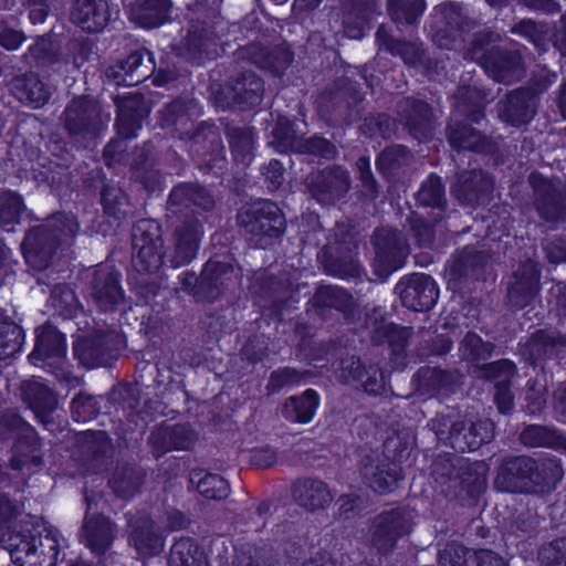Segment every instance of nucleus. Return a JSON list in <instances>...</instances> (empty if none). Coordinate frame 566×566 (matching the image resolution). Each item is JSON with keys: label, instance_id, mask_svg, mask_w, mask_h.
<instances>
[{"label": "nucleus", "instance_id": "56", "mask_svg": "<svg viewBox=\"0 0 566 566\" xmlns=\"http://www.w3.org/2000/svg\"><path fill=\"white\" fill-rule=\"evenodd\" d=\"M170 0H143L132 10V19L146 29L157 28L169 19Z\"/></svg>", "mask_w": 566, "mask_h": 566}, {"label": "nucleus", "instance_id": "48", "mask_svg": "<svg viewBox=\"0 0 566 566\" xmlns=\"http://www.w3.org/2000/svg\"><path fill=\"white\" fill-rule=\"evenodd\" d=\"M313 304L316 313L325 317L331 310H336L350 316L355 312V300L345 289L336 285L319 286L314 296Z\"/></svg>", "mask_w": 566, "mask_h": 566}, {"label": "nucleus", "instance_id": "57", "mask_svg": "<svg viewBox=\"0 0 566 566\" xmlns=\"http://www.w3.org/2000/svg\"><path fill=\"white\" fill-rule=\"evenodd\" d=\"M101 203L104 213L118 221L134 213L128 196L117 184L112 181L103 184L101 189Z\"/></svg>", "mask_w": 566, "mask_h": 566}, {"label": "nucleus", "instance_id": "58", "mask_svg": "<svg viewBox=\"0 0 566 566\" xmlns=\"http://www.w3.org/2000/svg\"><path fill=\"white\" fill-rule=\"evenodd\" d=\"M27 210L23 197L12 190L0 191V231L13 232L21 223L23 212Z\"/></svg>", "mask_w": 566, "mask_h": 566}, {"label": "nucleus", "instance_id": "27", "mask_svg": "<svg viewBox=\"0 0 566 566\" xmlns=\"http://www.w3.org/2000/svg\"><path fill=\"white\" fill-rule=\"evenodd\" d=\"M538 97L524 86L510 91L497 103V115L501 120L513 126L527 125L536 115Z\"/></svg>", "mask_w": 566, "mask_h": 566}, {"label": "nucleus", "instance_id": "9", "mask_svg": "<svg viewBox=\"0 0 566 566\" xmlns=\"http://www.w3.org/2000/svg\"><path fill=\"white\" fill-rule=\"evenodd\" d=\"M3 547L18 566H55L59 542L51 533L12 532L2 538Z\"/></svg>", "mask_w": 566, "mask_h": 566}, {"label": "nucleus", "instance_id": "53", "mask_svg": "<svg viewBox=\"0 0 566 566\" xmlns=\"http://www.w3.org/2000/svg\"><path fill=\"white\" fill-rule=\"evenodd\" d=\"M416 202L418 206L436 210L434 221H440L443 218L448 208V199L440 176L431 174L422 181L416 193Z\"/></svg>", "mask_w": 566, "mask_h": 566}, {"label": "nucleus", "instance_id": "37", "mask_svg": "<svg viewBox=\"0 0 566 566\" xmlns=\"http://www.w3.org/2000/svg\"><path fill=\"white\" fill-rule=\"evenodd\" d=\"M453 114L447 126L446 133L449 144L457 150H470L474 153H491L493 143L482 132L471 126L465 117L458 118Z\"/></svg>", "mask_w": 566, "mask_h": 566}, {"label": "nucleus", "instance_id": "61", "mask_svg": "<svg viewBox=\"0 0 566 566\" xmlns=\"http://www.w3.org/2000/svg\"><path fill=\"white\" fill-rule=\"evenodd\" d=\"M23 340V329L0 312V360L19 353Z\"/></svg>", "mask_w": 566, "mask_h": 566}, {"label": "nucleus", "instance_id": "25", "mask_svg": "<svg viewBox=\"0 0 566 566\" xmlns=\"http://www.w3.org/2000/svg\"><path fill=\"white\" fill-rule=\"evenodd\" d=\"M360 474L364 483L379 494L395 491L403 478L398 463L386 457L368 454L360 460Z\"/></svg>", "mask_w": 566, "mask_h": 566}, {"label": "nucleus", "instance_id": "35", "mask_svg": "<svg viewBox=\"0 0 566 566\" xmlns=\"http://www.w3.org/2000/svg\"><path fill=\"white\" fill-rule=\"evenodd\" d=\"M522 354L533 366L545 359L563 358L566 354V332L536 331L525 343Z\"/></svg>", "mask_w": 566, "mask_h": 566}, {"label": "nucleus", "instance_id": "20", "mask_svg": "<svg viewBox=\"0 0 566 566\" xmlns=\"http://www.w3.org/2000/svg\"><path fill=\"white\" fill-rule=\"evenodd\" d=\"M324 271L340 279H357L363 269L353 255L352 243L346 241L344 231L334 232L318 253Z\"/></svg>", "mask_w": 566, "mask_h": 566}, {"label": "nucleus", "instance_id": "50", "mask_svg": "<svg viewBox=\"0 0 566 566\" xmlns=\"http://www.w3.org/2000/svg\"><path fill=\"white\" fill-rule=\"evenodd\" d=\"M146 478V472L132 463H118L108 480V485L122 499H129L137 494Z\"/></svg>", "mask_w": 566, "mask_h": 566}, {"label": "nucleus", "instance_id": "43", "mask_svg": "<svg viewBox=\"0 0 566 566\" xmlns=\"http://www.w3.org/2000/svg\"><path fill=\"white\" fill-rule=\"evenodd\" d=\"M509 33L515 43L525 49L532 46L537 52L547 51L551 28L546 21L520 19L511 25Z\"/></svg>", "mask_w": 566, "mask_h": 566}, {"label": "nucleus", "instance_id": "31", "mask_svg": "<svg viewBox=\"0 0 566 566\" xmlns=\"http://www.w3.org/2000/svg\"><path fill=\"white\" fill-rule=\"evenodd\" d=\"M541 269L534 260H526L512 273L507 283V300L513 307L523 308L539 292Z\"/></svg>", "mask_w": 566, "mask_h": 566}, {"label": "nucleus", "instance_id": "22", "mask_svg": "<svg viewBox=\"0 0 566 566\" xmlns=\"http://www.w3.org/2000/svg\"><path fill=\"white\" fill-rule=\"evenodd\" d=\"M19 397L34 417L44 427L53 423V413L57 409V394L39 377H31L20 382Z\"/></svg>", "mask_w": 566, "mask_h": 566}, {"label": "nucleus", "instance_id": "16", "mask_svg": "<svg viewBox=\"0 0 566 566\" xmlns=\"http://www.w3.org/2000/svg\"><path fill=\"white\" fill-rule=\"evenodd\" d=\"M114 446L103 430H87L76 438L75 459L87 473H99L113 462Z\"/></svg>", "mask_w": 566, "mask_h": 566}, {"label": "nucleus", "instance_id": "30", "mask_svg": "<svg viewBox=\"0 0 566 566\" xmlns=\"http://www.w3.org/2000/svg\"><path fill=\"white\" fill-rule=\"evenodd\" d=\"M364 99L360 84L349 77H340L325 88L318 97V105L327 114L348 116V109Z\"/></svg>", "mask_w": 566, "mask_h": 566}, {"label": "nucleus", "instance_id": "39", "mask_svg": "<svg viewBox=\"0 0 566 566\" xmlns=\"http://www.w3.org/2000/svg\"><path fill=\"white\" fill-rule=\"evenodd\" d=\"M294 501L308 512L325 510L333 502L328 485L318 479L303 478L292 485Z\"/></svg>", "mask_w": 566, "mask_h": 566}, {"label": "nucleus", "instance_id": "15", "mask_svg": "<svg viewBox=\"0 0 566 566\" xmlns=\"http://www.w3.org/2000/svg\"><path fill=\"white\" fill-rule=\"evenodd\" d=\"M304 186L312 199L322 206H334L352 189L349 171L339 165H331L311 172Z\"/></svg>", "mask_w": 566, "mask_h": 566}, {"label": "nucleus", "instance_id": "13", "mask_svg": "<svg viewBox=\"0 0 566 566\" xmlns=\"http://www.w3.org/2000/svg\"><path fill=\"white\" fill-rule=\"evenodd\" d=\"M532 198L538 216L547 223H558L566 219V188L558 180L533 171L528 176Z\"/></svg>", "mask_w": 566, "mask_h": 566}, {"label": "nucleus", "instance_id": "54", "mask_svg": "<svg viewBox=\"0 0 566 566\" xmlns=\"http://www.w3.org/2000/svg\"><path fill=\"white\" fill-rule=\"evenodd\" d=\"M224 134L234 160L245 166L249 165L254 156V128L228 123Z\"/></svg>", "mask_w": 566, "mask_h": 566}, {"label": "nucleus", "instance_id": "2", "mask_svg": "<svg viewBox=\"0 0 566 566\" xmlns=\"http://www.w3.org/2000/svg\"><path fill=\"white\" fill-rule=\"evenodd\" d=\"M133 266L139 273L138 284L145 297L156 295L163 284L158 274L164 265L161 227L150 219L138 220L132 231Z\"/></svg>", "mask_w": 566, "mask_h": 566}, {"label": "nucleus", "instance_id": "3", "mask_svg": "<svg viewBox=\"0 0 566 566\" xmlns=\"http://www.w3.org/2000/svg\"><path fill=\"white\" fill-rule=\"evenodd\" d=\"M77 231L75 217L65 213H57L45 223L30 229L21 243L25 262L40 272L48 269L60 243L74 238Z\"/></svg>", "mask_w": 566, "mask_h": 566}, {"label": "nucleus", "instance_id": "21", "mask_svg": "<svg viewBox=\"0 0 566 566\" xmlns=\"http://www.w3.org/2000/svg\"><path fill=\"white\" fill-rule=\"evenodd\" d=\"M90 296L99 312L113 313L125 305L120 274L109 265L97 266L90 282Z\"/></svg>", "mask_w": 566, "mask_h": 566}, {"label": "nucleus", "instance_id": "23", "mask_svg": "<svg viewBox=\"0 0 566 566\" xmlns=\"http://www.w3.org/2000/svg\"><path fill=\"white\" fill-rule=\"evenodd\" d=\"M174 247L168 259L171 268L190 264L197 256L203 237V222L199 216L186 217L174 229Z\"/></svg>", "mask_w": 566, "mask_h": 566}, {"label": "nucleus", "instance_id": "42", "mask_svg": "<svg viewBox=\"0 0 566 566\" xmlns=\"http://www.w3.org/2000/svg\"><path fill=\"white\" fill-rule=\"evenodd\" d=\"M416 390L423 397L449 395L454 390L457 374L439 367L424 366L415 375Z\"/></svg>", "mask_w": 566, "mask_h": 566}, {"label": "nucleus", "instance_id": "51", "mask_svg": "<svg viewBox=\"0 0 566 566\" xmlns=\"http://www.w3.org/2000/svg\"><path fill=\"white\" fill-rule=\"evenodd\" d=\"M520 441L527 448H547L566 453V433L553 426L528 424L521 431Z\"/></svg>", "mask_w": 566, "mask_h": 566}, {"label": "nucleus", "instance_id": "6", "mask_svg": "<svg viewBox=\"0 0 566 566\" xmlns=\"http://www.w3.org/2000/svg\"><path fill=\"white\" fill-rule=\"evenodd\" d=\"M188 33L182 42L188 60L212 59L217 53L220 38L226 30L224 20L206 2H197L190 8Z\"/></svg>", "mask_w": 566, "mask_h": 566}, {"label": "nucleus", "instance_id": "64", "mask_svg": "<svg viewBox=\"0 0 566 566\" xmlns=\"http://www.w3.org/2000/svg\"><path fill=\"white\" fill-rule=\"evenodd\" d=\"M318 403V397L315 390L307 389L300 397H291L285 403L286 417L296 422H308Z\"/></svg>", "mask_w": 566, "mask_h": 566}, {"label": "nucleus", "instance_id": "41", "mask_svg": "<svg viewBox=\"0 0 566 566\" xmlns=\"http://www.w3.org/2000/svg\"><path fill=\"white\" fill-rule=\"evenodd\" d=\"M0 438L14 439L18 446H25L30 450H35L40 444L35 429L13 408L0 411Z\"/></svg>", "mask_w": 566, "mask_h": 566}, {"label": "nucleus", "instance_id": "38", "mask_svg": "<svg viewBox=\"0 0 566 566\" xmlns=\"http://www.w3.org/2000/svg\"><path fill=\"white\" fill-rule=\"evenodd\" d=\"M191 143V149L198 156H209L208 163L214 167L217 163L223 160L224 147L220 133L216 125L209 122H200L197 125H192L189 132L184 134V138Z\"/></svg>", "mask_w": 566, "mask_h": 566}, {"label": "nucleus", "instance_id": "49", "mask_svg": "<svg viewBox=\"0 0 566 566\" xmlns=\"http://www.w3.org/2000/svg\"><path fill=\"white\" fill-rule=\"evenodd\" d=\"M111 18L106 0H92L77 9L70 10V21L87 33L102 31Z\"/></svg>", "mask_w": 566, "mask_h": 566}, {"label": "nucleus", "instance_id": "5", "mask_svg": "<svg viewBox=\"0 0 566 566\" xmlns=\"http://www.w3.org/2000/svg\"><path fill=\"white\" fill-rule=\"evenodd\" d=\"M438 440L455 452H471L494 438V422L490 419H468L438 413L428 423Z\"/></svg>", "mask_w": 566, "mask_h": 566}, {"label": "nucleus", "instance_id": "7", "mask_svg": "<svg viewBox=\"0 0 566 566\" xmlns=\"http://www.w3.org/2000/svg\"><path fill=\"white\" fill-rule=\"evenodd\" d=\"M237 221L255 247L265 249L280 239L286 230V220L279 206L270 200H259L240 208Z\"/></svg>", "mask_w": 566, "mask_h": 566}, {"label": "nucleus", "instance_id": "24", "mask_svg": "<svg viewBox=\"0 0 566 566\" xmlns=\"http://www.w3.org/2000/svg\"><path fill=\"white\" fill-rule=\"evenodd\" d=\"M401 303L409 310L427 312L433 307L439 290L434 280L422 273L403 276L395 287Z\"/></svg>", "mask_w": 566, "mask_h": 566}, {"label": "nucleus", "instance_id": "8", "mask_svg": "<svg viewBox=\"0 0 566 566\" xmlns=\"http://www.w3.org/2000/svg\"><path fill=\"white\" fill-rule=\"evenodd\" d=\"M108 118H104L99 103L90 96L73 98L61 116L70 139L84 147L101 136Z\"/></svg>", "mask_w": 566, "mask_h": 566}, {"label": "nucleus", "instance_id": "40", "mask_svg": "<svg viewBox=\"0 0 566 566\" xmlns=\"http://www.w3.org/2000/svg\"><path fill=\"white\" fill-rule=\"evenodd\" d=\"M65 337L51 324H44L36 329V340L33 352L29 355L32 364L54 359L53 363L62 361L65 356Z\"/></svg>", "mask_w": 566, "mask_h": 566}, {"label": "nucleus", "instance_id": "47", "mask_svg": "<svg viewBox=\"0 0 566 566\" xmlns=\"http://www.w3.org/2000/svg\"><path fill=\"white\" fill-rule=\"evenodd\" d=\"M377 314L378 308H375L366 318V324L371 329V340L376 344L387 342L394 354H402L410 336L409 328L388 323L382 315L378 318Z\"/></svg>", "mask_w": 566, "mask_h": 566}, {"label": "nucleus", "instance_id": "60", "mask_svg": "<svg viewBox=\"0 0 566 566\" xmlns=\"http://www.w3.org/2000/svg\"><path fill=\"white\" fill-rule=\"evenodd\" d=\"M495 349V344L484 340L474 332H468L460 340L458 352L462 360L478 363L489 359Z\"/></svg>", "mask_w": 566, "mask_h": 566}, {"label": "nucleus", "instance_id": "59", "mask_svg": "<svg viewBox=\"0 0 566 566\" xmlns=\"http://www.w3.org/2000/svg\"><path fill=\"white\" fill-rule=\"evenodd\" d=\"M168 566H208L203 551L189 537H181L170 548Z\"/></svg>", "mask_w": 566, "mask_h": 566}, {"label": "nucleus", "instance_id": "55", "mask_svg": "<svg viewBox=\"0 0 566 566\" xmlns=\"http://www.w3.org/2000/svg\"><path fill=\"white\" fill-rule=\"evenodd\" d=\"M486 94L475 86L463 85L453 94L455 115L463 116L470 123H479L484 117V107L481 103Z\"/></svg>", "mask_w": 566, "mask_h": 566}, {"label": "nucleus", "instance_id": "19", "mask_svg": "<svg viewBox=\"0 0 566 566\" xmlns=\"http://www.w3.org/2000/svg\"><path fill=\"white\" fill-rule=\"evenodd\" d=\"M398 122L411 137L419 142L433 135L438 115L434 108L423 99L407 96L396 103Z\"/></svg>", "mask_w": 566, "mask_h": 566}, {"label": "nucleus", "instance_id": "11", "mask_svg": "<svg viewBox=\"0 0 566 566\" xmlns=\"http://www.w3.org/2000/svg\"><path fill=\"white\" fill-rule=\"evenodd\" d=\"M431 475L441 486V492L452 497H460L462 491L473 495V492L480 491L484 484L483 479L478 476L471 480L472 473L469 464L457 454L439 455L431 465Z\"/></svg>", "mask_w": 566, "mask_h": 566}, {"label": "nucleus", "instance_id": "18", "mask_svg": "<svg viewBox=\"0 0 566 566\" xmlns=\"http://www.w3.org/2000/svg\"><path fill=\"white\" fill-rule=\"evenodd\" d=\"M214 207L212 195L198 182H180L176 185L168 196L166 210L169 214L180 217L199 216L206 221L205 212Z\"/></svg>", "mask_w": 566, "mask_h": 566}, {"label": "nucleus", "instance_id": "52", "mask_svg": "<svg viewBox=\"0 0 566 566\" xmlns=\"http://www.w3.org/2000/svg\"><path fill=\"white\" fill-rule=\"evenodd\" d=\"M377 42L394 55H399L406 64L417 65L423 61L426 51L419 41L395 39L389 29L381 24L376 32Z\"/></svg>", "mask_w": 566, "mask_h": 566}, {"label": "nucleus", "instance_id": "36", "mask_svg": "<svg viewBox=\"0 0 566 566\" xmlns=\"http://www.w3.org/2000/svg\"><path fill=\"white\" fill-rule=\"evenodd\" d=\"M117 106L116 127L124 138H133L142 128L143 120L148 116L149 108L140 93H132L127 96H116Z\"/></svg>", "mask_w": 566, "mask_h": 566}, {"label": "nucleus", "instance_id": "14", "mask_svg": "<svg viewBox=\"0 0 566 566\" xmlns=\"http://www.w3.org/2000/svg\"><path fill=\"white\" fill-rule=\"evenodd\" d=\"M124 344V337L117 331H98L76 340L73 352L81 365L95 368L109 366L117 359Z\"/></svg>", "mask_w": 566, "mask_h": 566}, {"label": "nucleus", "instance_id": "1", "mask_svg": "<svg viewBox=\"0 0 566 566\" xmlns=\"http://www.w3.org/2000/svg\"><path fill=\"white\" fill-rule=\"evenodd\" d=\"M563 475L562 461L554 455L538 459L510 455L497 467L493 484L497 491L506 493L545 494L556 489Z\"/></svg>", "mask_w": 566, "mask_h": 566}, {"label": "nucleus", "instance_id": "45", "mask_svg": "<svg viewBox=\"0 0 566 566\" xmlns=\"http://www.w3.org/2000/svg\"><path fill=\"white\" fill-rule=\"evenodd\" d=\"M9 87L17 99L33 108L42 107L50 98L48 86L33 72L13 76Z\"/></svg>", "mask_w": 566, "mask_h": 566}, {"label": "nucleus", "instance_id": "28", "mask_svg": "<svg viewBox=\"0 0 566 566\" xmlns=\"http://www.w3.org/2000/svg\"><path fill=\"white\" fill-rule=\"evenodd\" d=\"M494 187L492 177L481 169L463 170L451 186V195L462 206L474 207L489 200Z\"/></svg>", "mask_w": 566, "mask_h": 566}, {"label": "nucleus", "instance_id": "26", "mask_svg": "<svg viewBox=\"0 0 566 566\" xmlns=\"http://www.w3.org/2000/svg\"><path fill=\"white\" fill-rule=\"evenodd\" d=\"M467 17L457 2H443L434 8L431 33L434 43L442 49H450L460 38L467 25Z\"/></svg>", "mask_w": 566, "mask_h": 566}, {"label": "nucleus", "instance_id": "46", "mask_svg": "<svg viewBox=\"0 0 566 566\" xmlns=\"http://www.w3.org/2000/svg\"><path fill=\"white\" fill-rule=\"evenodd\" d=\"M116 526L104 515L85 516L82 527L84 544L95 554H104L113 544Z\"/></svg>", "mask_w": 566, "mask_h": 566}, {"label": "nucleus", "instance_id": "63", "mask_svg": "<svg viewBox=\"0 0 566 566\" xmlns=\"http://www.w3.org/2000/svg\"><path fill=\"white\" fill-rule=\"evenodd\" d=\"M486 260L488 256L483 251L467 247L452 261L450 265L451 274L454 277L474 275L486 263Z\"/></svg>", "mask_w": 566, "mask_h": 566}, {"label": "nucleus", "instance_id": "62", "mask_svg": "<svg viewBox=\"0 0 566 566\" xmlns=\"http://www.w3.org/2000/svg\"><path fill=\"white\" fill-rule=\"evenodd\" d=\"M411 160L412 155L406 146L390 145L378 154L376 166L384 175H391L408 166Z\"/></svg>", "mask_w": 566, "mask_h": 566}, {"label": "nucleus", "instance_id": "34", "mask_svg": "<svg viewBox=\"0 0 566 566\" xmlns=\"http://www.w3.org/2000/svg\"><path fill=\"white\" fill-rule=\"evenodd\" d=\"M485 73L494 81L511 84L520 81L525 74L523 56L518 51L493 48L482 62Z\"/></svg>", "mask_w": 566, "mask_h": 566}, {"label": "nucleus", "instance_id": "44", "mask_svg": "<svg viewBox=\"0 0 566 566\" xmlns=\"http://www.w3.org/2000/svg\"><path fill=\"white\" fill-rule=\"evenodd\" d=\"M200 115L201 111L195 101L178 98L165 106L160 120L164 127L174 128L179 138H184V134L189 132Z\"/></svg>", "mask_w": 566, "mask_h": 566}, {"label": "nucleus", "instance_id": "12", "mask_svg": "<svg viewBox=\"0 0 566 566\" xmlns=\"http://www.w3.org/2000/svg\"><path fill=\"white\" fill-rule=\"evenodd\" d=\"M371 244L375 252L374 272L380 280H386L400 269L409 254L406 238L392 228H377L373 233Z\"/></svg>", "mask_w": 566, "mask_h": 566}, {"label": "nucleus", "instance_id": "32", "mask_svg": "<svg viewBox=\"0 0 566 566\" xmlns=\"http://www.w3.org/2000/svg\"><path fill=\"white\" fill-rule=\"evenodd\" d=\"M234 56L248 59L275 76H281L293 61V52L285 44L264 46L260 43H251L238 49Z\"/></svg>", "mask_w": 566, "mask_h": 566}, {"label": "nucleus", "instance_id": "29", "mask_svg": "<svg viewBox=\"0 0 566 566\" xmlns=\"http://www.w3.org/2000/svg\"><path fill=\"white\" fill-rule=\"evenodd\" d=\"M155 71L151 53L147 50L132 52L105 70L107 80L117 85L134 86L148 78Z\"/></svg>", "mask_w": 566, "mask_h": 566}, {"label": "nucleus", "instance_id": "17", "mask_svg": "<svg viewBox=\"0 0 566 566\" xmlns=\"http://www.w3.org/2000/svg\"><path fill=\"white\" fill-rule=\"evenodd\" d=\"M412 512L406 507H395L375 516L370 527V541L380 554L394 549L398 538L409 534Z\"/></svg>", "mask_w": 566, "mask_h": 566}, {"label": "nucleus", "instance_id": "10", "mask_svg": "<svg viewBox=\"0 0 566 566\" xmlns=\"http://www.w3.org/2000/svg\"><path fill=\"white\" fill-rule=\"evenodd\" d=\"M212 93L216 104L222 108L251 109L261 104L265 86L254 71L242 70L234 72L223 86L218 85Z\"/></svg>", "mask_w": 566, "mask_h": 566}, {"label": "nucleus", "instance_id": "4", "mask_svg": "<svg viewBox=\"0 0 566 566\" xmlns=\"http://www.w3.org/2000/svg\"><path fill=\"white\" fill-rule=\"evenodd\" d=\"M241 269L232 259L208 260L199 275L186 272L180 276L181 289L198 302L213 303L239 284Z\"/></svg>", "mask_w": 566, "mask_h": 566}, {"label": "nucleus", "instance_id": "33", "mask_svg": "<svg viewBox=\"0 0 566 566\" xmlns=\"http://www.w3.org/2000/svg\"><path fill=\"white\" fill-rule=\"evenodd\" d=\"M130 527L129 543L144 557L159 555L164 549V538L155 531L150 516L140 511L125 514Z\"/></svg>", "mask_w": 566, "mask_h": 566}]
</instances>
